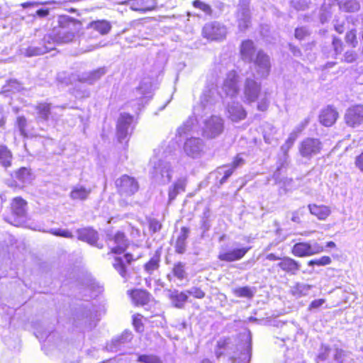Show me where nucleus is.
<instances>
[{
	"instance_id": "obj_13",
	"label": "nucleus",
	"mask_w": 363,
	"mask_h": 363,
	"mask_svg": "<svg viewBox=\"0 0 363 363\" xmlns=\"http://www.w3.org/2000/svg\"><path fill=\"white\" fill-rule=\"evenodd\" d=\"M203 34L205 38L211 40H222L226 36L227 28L222 23L214 21L204 26Z\"/></svg>"
},
{
	"instance_id": "obj_29",
	"label": "nucleus",
	"mask_w": 363,
	"mask_h": 363,
	"mask_svg": "<svg viewBox=\"0 0 363 363\" xmlns=\"http://www.w3.org/2000/svg\"><path fill=\"white\" fill-rule=\"evenodd\" d=\"M308 209L310 213L316 216L319 220H325L330 214V209L326 206L309 204Z\"/></svg>"
},
{
	"instance_id": "obj_42",
	"label": "nucleus",
	"mask_w": 363,
	"mask_h": 363,
	"mask_svg": "<svg viewBox=\"0 0 363 363\" xmlns=\"http://www.w3.org/2000/svg\"><path fill=\"white\" fill-rule=\"evenodd\" d=\"M16 175V178L23 183H28L33 179L30 171L26 167H22L18 169Z\"/></svg>"
},
{
	"instance_id": "obj_30",
	"label": "nucleus",
	"mask_w": 363,
	"mask_h": 363,
	"mask_svg": "<svg viewBox=\"0 0 363 363\" xmlns=\"http://www.w3.org/2000/svg\"><path fill=\"white\" fill-rule=\"evenodd\" d=\"M161 253L160 250H156L151 259L145 264L144 269L149 275L158 270L160 263Z\"/></svg>"
},
{
	"instance_id": "obj_14",
	"label": "nucleus",
	"mask_w": 363,
	"mask_h": 363,
	"mask_svg": "<svg viewBox=\"0 0 363 363\" xmlns=\"http://www.w3.org/2000/svg\"><path fill=\"white\" fill-rule=\"evenodd\" d=\"M254 60V68L256 71L257 77L266 78L271 69V62L269 55L263 51L259 50L256 55Z\"/></svg>"
},
{
	"instance_id": "obj_51",
	"label": "nucleus",
	"mask_w": 363,
	"mask_h": 363,
	"mask_svg": "<svg viewBox=\"0 0 363 363\" xmlns=\"http://www.w3.org/2000/svg\"><path fill=\"white\" fill-rule=\"evenodd\" d=\"M245 162V155L244 153H239L234 158L230 167L234 169L242 167Z\"/></svg>"
},
{
	"instance_id": "obj_50",
	"label": "nucleus",
	"mask_w": 363,
	"mask_h": 363,
	"mask_svg": "<svg viewBox=\"0 0 363 363\" xmlns=\"http://www.w3.org/2000/svg\"><path fill=\"white\" fill-rule=\"evenodd\" d=\"M345 41L353 48H355L357 45L358 42L356 36V30L352 29L346 33Z\"/></svg>"
},
{
	"instance_id": "obj_9",
	"label": "nucleus",
	"mask_w": 363,
	"mask_h": 363,
	"mask_svg": "<svg viewBox=\"0 0 363 363\" xmlns=\"http://www.w3.org/2000/svg\"><path fill=\"white\" fill-rule=\"evenodd\" d=\"M324 247L317 242H300L292 247V253L298 257H309L322 252Z\"/></svg>"
},
{
	"instance_id": "obj_57",
	"label": "nucleus",
	"mask_w": 363,
	"mask_h": 363,
	"mask_svg": "<svg viewBox=\"0 0 363 363\" xmlns=\"http://www.w3.org/2000/svg\"><path fill=\"white\" fill-rule=\"evenodd\" d=\"M291 5L296 10H305L308 8V3L306 0H292Z\"/></svg>"
},
{
	"instance_id": "obj_36",
	"label": "nucleus",
	"mask_w": 363,
	"mask_h": 363,
	"mask_svg": "<svg viewBox=\"0 0 363 363\" xmlns=\"http://www.w3.org/2000/svg\"><path fill=\"white\" fill-rule=\"evenodd\" d=\"M12 155L6 145L0 146V163L4 167H9L11 165Z\"/></svg>"
},
{
	"instance_id": "obj_64",
	"label": "nucleus",
	"mask_w": 363,
	"mask_h": 363,
	"mask_svg": "<svg viewBox=\"0 0 363 363\" xmlns=\"http://www.w3.org/2000/svg\"><path fill=\"white\" fill-rule=\"evenodd\" d=\"M355 165L361 172H363V152L356 157Z\"/></svg>"
},
{
	"instance_id": "obj_58",
	"label": "nucleus",
	"mask_w": 363,
	"mask_h": 363,
	"mask_svg": "<svg viewBox=\"0 0 363 363\" xmlns=\"http://www.w3.org/2000/svg\"><path fill=\"white\" fill-rule=\"evenodd\" d=\"M357 59V54L354 51L350 50L347 51L344 54V61L347 63H352L354 62Z\"/></svg>"
},
{
	"instance_id": "obj_46",
	"label": "nucleus",
	"mask_w": 363,
	"mask_h": 363,
	"mask_svg": "<svg viewBox=\"0 0 363 363\" xmlns=\"http://www.w3.org/2000/svg\"><path fill=\"white\" fill-rule=\"evenodd\" d=\"M47 232L55 236H60L66 238H72L74 237L73 234L67 229L52 228Z\"/></svg>"
},
{
	"instance_id": "obj_37",
	"label": "nucleus",
	"mask_w": 363,
	"mask_h": 363,
	"mask_svg": "<svg viewBox=\"0 0 363 363\" xmlns=\"http://www.w3.org/2000/svg\"><path fill=\"white\" fill-rule=\"evenodd\" d=\"M91 27L99 31L101 35L107 34L111 28V24L106 21H97L92 22L91 23Z\"/></svg>"
},
{
	"instance_id": "obj_33",
	"label": "nucleus",
	"mask_w": 363,
	"mask_h": 363,
	"mask_svg": "<svg viewBox=\"0 0 363 363\" xmlns=\"http://www.w3.org/2000/svg\"><path fill=\"white\" fill-rule=\"evenodd\" d=\"M291 146L290 145V144L289 145L286 142L281 147V150L282 151V152L284 154V160H283V162H281V165L277 168V170L275 171V172L273 174L272 177L274 179L275 184L281 182V181L279 177L280 174H281V170L284 166V162H286V160L288 158V152L291 149Z\"/></svg>"
},
{
	"instance_id": "obj_12",
	"label": "nucleus",
	"mask_w": 363,
	"mask_h": 363,
	"mask_svg": "<svg viewBox=\"0 0 363 363\" xmlns=\"http://www.w3.org/2000/svg\"><path fill=\"white\" fill-rule=\"evenodd\" d=\"M106 242L111 252L114 254L123 253L128 245V240L122 232H117L115 235H108Z\"/></svg>"
},
{
	"instance_id": "obj_16",
	"label": "nucleus",
	"mask_w": 363,
	"mask_h": 363,
	"mask_svg": "<svg viewBox=\"0 0 363 363\" xmlns=\"http://www.w3.org/2000/svg\"><path fill=\"white\" fill-rule=\"evenodd\" d=\"M346 124L356 128L363 123V105H355L347 109L345 114Z\"/></svg>"
},
{
	"instance_id": "obj_20",
	"label": "nucleus",
	"mask_w": 363,
	"mask_h": 363,
	"mask_svg": "<svg viewBox=\"0 0 363 363\" xmlns=\"http://www.w3.org/2000/svg\"><path fill=\"white\" fill-rule=\"evenodd\" d=\"M228 116L233 122H238L245 118L247 113L242 106L238 101H232L227 106Z\"/></svg>"
},
{
	"instance_id": "obj_1",
	"label": "nucleus",
	"mask_w": 363,
	"mask_h": 363,
	"mask_svg": "<svg viewBox=\"0 0 363 363\" xmlns=\"http://www.w3.org/2000/svg\"><path fill=\"white\" fill-rule=\"evenodd\" d=\"M59 23L60 28L45 35L41 42L28 46L25 50V55L27 57L43 55L54 50L57 44L71 42L79 30V23L68 16H61Z\"/></svg>"
},
{
	"instance_id": "obj_56",
	"label": "nucleus",
	"mask_w": 363,
	"mask_h": 363,
	"mask_svg": "<svg viewBox=\"0 0 363 363\" xmlns=\"http://www.w3.org/2000/svg\"><path fill=\"white\" fill-rule=\"evenodd\" d=\"M194 121H197V118H190L189 121H187L183 127H180L178 129L179 133L182 135L183 133H185L191 130V125L194 124Z\"/></svg>"
},
{
	"instance_id": "obj_19",
	"label": "nucleus",
	"mask_w": 363,
	"mask_h": 363,
	"mask_svg": "<svg viewBox=\"0 0 363 363\" xmlns=\"http://www.w3.org/2000/svg\"><path fill=\"white\" fill-rule=\"evenodd\" d=\"M338 116L339 113L336 108L329 105L320 111L319 121L323 125L330 127L335 123Z\"/></svg>"
},
{
	"instance_id": "obj_31",
	"label": "nucleus",
	"mask_w": 363,
	"mask_h": 363,
	"mask_svg": "<svg viewBox=\"0 0 363 363\" xmlns=\"http://www.w3.org/2000/svg\"><path fill=\"white\" fill-rule=\"evenodd\" d=\"M91 193V189H87L81 185L73 187L70 192V198L74 200H85Z\"/></svg>"
},
{
	"instance_id": "obj_59",
	"label": "nucleus",
	"mask_w": 363,
	"mask_h": 363,
	"mask_svg": "<svg viewBox=\"0 0 363 363\" xmlns=\"http://www.w3.org/2000/svg\"><path fill=\"white\" fill-rule=\"evenodd\" d=\"M330 352V348L328 346L322 345L318 354V359L322 361L325 360Z\"/></svg>"
},
{
	"instance_id": "obj_24",
	"label": "nucleus",
	"mask_w": 363,
	"mask_h": 363,
	"mask_svg": "<svg viewBox=\"0 0 363 363\" xmlns=\"http://www.w3.org/2000/svg\"><path fill=\"white\" fill-rule=\"evenodd\" d=\"M169 298L175 308H183L188 300V295L186 291L173 290L169 291Z\"/></svg>"
},
{
	"instance_id": "obj_49",
	"label": "nucleus",
	"mask_w": 363,
	"mask_h": 363,
	"mask_svg": "<svg viewBox=\"0 0 363 363\" xmlns=\"http://www.w3.org/2000/svg\"><path fill=\"white\" fill-rule=\"evenodd\" d=\"M331 263V258L328 256H323L319 259H312L308 262V266H325Z\"/></svg>"
},
{
	"instance_id": "obj_32",
	"label": "nucleus",
	"mask_w": 363,
	"mask_h": 363,
	"mask_svg": "<svg viewBox=\"0 0 363 363\" xmlns=\"http://www.w3.org/2000/svg\"><path fill=\"white\" fill-rule=\"evenodd\" d=\"M37 118L39 121H47L52 114L51 105L46 103H40L36 106Z\"/></svg>"
},
{
	"instance_id": "obj_38",
	"label": "nucleus",
	"mask_w": 363,
	"mask_h": 363,
	"mask_svg": "<svg viewBox=\"0 0 363 363\" xmlns=\"http://www.w3.org/2000/svg\"><path fill=\"white\" fill-rule=\"evenodd\" d=\"M186 264L179 262L174 264L172 268L173 275L179 280H182L187 277V273L185 270Z\"/></svg>"
},
{
	"instance_id": "obj_52",
	"label": "nucleus",
	"mask_w": 363,
	"mask_h": 363,
	"mask_svg": "<svg viewBox=\"0 0 363 363\" xmlns=\"http://www.w3.org/2000/svg\"><path fill=\"white\" fill-rule=\"evenodd\" d=\"M332 45L334 50L335 55L341 54L343 50V43L340 39L334 37L333 39Z\"/></svg>"
},
{
	"instance_id": "obj_11",
	"label": "nucleus",
	"mask_w": 363,
	"mask_h": 363,
	"mask_svg": "<svg viewBox=\"0 0 363 363\" xmlns=\"http://www.w3.org/2000/svg\"><path fill=\"white\" fill-rule=\"evenodd\" d=\"M254 77H247L244 84V101L249 104L257 101L261 94V83L257 82Z\"/></svg>"
},
{
	"instance_id": "obj_7",
	"label": "nucleus",
	"mask_w": 363,
	"mask_h": 363,
	"mask_svg": "<svg viewBox=\"0 0 363 363\" xmlns=\"http://www.w3.org/2000/svg\"><path fill=\"white\" fill-rule=\"evenodd\" d=\"M323 148V144L318 138H307L303 140L298 145L300 155L306 159H311L318 155Z\"/></svg>"
},
{
	"instance_id": "obj_43",
	"label": "nucleus",
	"mask_w": 363,
	"mask_h": 363,
	"mask_svg": "<svg viewBox=\"0 0 363 363\" xmlns=\"http://www.w3.org/2000/svg\"><path fill=\"white\" fill-rule=\"evenodd\" d=\"M335 359L338 363H349L352 358L349 352L337 349L335 354Z\"/></svg>"
},
{
	"instance_id": "obj_10",
	"label": "nucleus",
	"mask_w": 363,
	"mask_h": 363,
	"mask_svg": "<svg viewBox=\"0 0 363 363\" xmlns=\"http://www.w3.org/2000/svg\"><path fill=\"white\" fill-rule=\"evenodd\" d=\"M133 118L131 115L125 113L120 114L116 125V135L119 142L122 143L132 133L133 130Z\"/></svg>"
},
{
	"instance_id": "obj_27",
	"label": "nucleus",
	"mask_w": 363,
	"mask_h": 363,
	"mask_svg": "<svg viewBox=\"0 0 363 363\" xmlns=\"http://www.w3.org/2000/svg\"><path fill=\"white\" fill-rule=\"evenodd\" d=\"M189 229L186 227L181 228L180 234L175 243V252L178 254H184L186 248V239L189 237Z\"/></svg>"
},
{
	"instance_id": "obj_35",
	"label": "nucleus",
	"mask_w": 363,
	"mask_h": 363,
	"mask_svg": "<svg viewBox=\"0 0 363 363\" xmlns=\"http://www.w3.org/2000/svg\"><path fill=\"white\" fill-rule=\"evenodd\" d=\"M151 0H131L130 7L133 11H146L150 10L153 6L150 4Z\"/></svg>"
},
{
	"instance_id": "obj_25",
	"label": "nucleus",
	"mask_w": 363,
	"mask_h": 363,
	"mask_svg": "<svg viewBox=\"0 0 363 363\" xmlns=\"http://www.w3.org/2000/svg\"><path fill=\"white\" fill-rule=\"evenodd\" d=\"M186 185V178L180 177L171 186H169L168 192L169 202L175 199L179 194L185 191Z\"/></svg>"
},
{
	"instance_id": "obj_61",
	"label": "nucleus",
	"mask_w": 363,
	"mask_h": 363,
	"mask_svg": "<svg viewBox=\"0 0 363 363\" xmlns=\"http://www.w3.org/2000/svg\"><path fill=\"white\" fill-rule=\"evenodd\" d=\"M150 89L149 85L146 84H141L138 88L136 89V92L138 93L140 96V98L145 97V95L148 93V89Z\"/></svg>"
},
{
	"instance_id": "obj_28",
	"label": "nucleus",
	"mask_w": 363,
	"mask_h": 363,
	"mask_svg": "<svg viewBox=\"0 0 363 363\" xmlns=\"http://www.w3.org/2000/svg\"><path fill=\"white\" fill-rule=\"evenodd\" d=\"M106 73V68L101 67L92 72L83 74L82 77L80 78V80L92 84L95 83L96 81H98Z\"/></svg>"
},
{
	"instance_id": "obj_3",
	"label": "nucleus",
	"mask_w": 363,
	"mask_h": 363,
	"mask_svg": "<svg viewBox=\"0 0 363 363\" xmlns=\"http://www.w3.org/2000/svg\"><path fill=\"white\" fill-rule=\"evenodd\" d=\"M152 169L150 174L158 183L164 184L172 179V169L168 162L154 159L151 160Z\"/></svg>"
},
{
	"instance_id": "obj_40",
	"label": "nucleus",
	"mask_w": 363,
	"mask_h": 363,
	"mask_svg": "<svg viewBox=\"0 0 363 363\" xmlns=\"http://www.w3.org/2000/svg\"><path fill=\"white\" fill-rule=\"evenodd\" d=\"M312 286L304 283H297L293 288V293L296 296H306L311 289Z\"/></svg>"
},
{
	"instance_id": "obj_55",
	"label": "nucleus",
	"mask_w": 363,
	"mask_h": 363,
	"mask_svg": "<svg viewBox=\"0 0 363 363\" xmlns=\"http://www.w3.org/2000/svg\"><path fill=\"white\" fill-rule=\"evenodd\" d=\"M309 35L310 32L306 27H300L295 30V37L298 40H303Z\"/></svg>"
},
{
	"instance_id": "obj_6",
	"label": "nucleus",
	"mask_w": 363,
	"mask_h": 363,
	"mask_svg": "<svg viewBox=\"0 0 363 363\" xmlns=\"http://www.w3.org/2000/svg\"><path fill=\"white\" fill-rule=\"evenodd\" d=\"M206 145L200 138L191 137L186 140L184 143V152L188 157L197 159L201 157L205 153Z\"/></svg>"
},
{
	"instance_id": "obj_22",
	"label": "nucleus",
	"mask_w": 363,
	"mask_h": 363,
	"mask_svg": "<svg viewBox=\"0 0 363 363\" xmlns=\"http://www.w3.org/2000/svg\"><path fill=\"white\" fill-rule=\"evenodd\" d=\"M78 240L86 242L91 245L101 248V246L96 245L99 239L98 233L91 228H84L77 230Z\"/></svg>"
},
{
	"instance_id": "obj_5",
	"label": "nucleus",
	"mask_w": 363,
	"mask_h": 363,
	"mask_svg": "<svg viewBox=\"0 0 363 363\" xmlns=\"http://www.w3.org/2000/svg\"><path fill=\"white\" fill-rule=\"evenodd\" d=\"M115 184L118 194L123 197L131 196L139 189L138 181L134 177L127 174H123L118 178Z\"/></svg>"
},
{
	"instance_id": "obj_8",
	"label": "nucleus",
	"mask_w": 363,
	"mask_h": 363,
	"mask_svg": "<svg viewBox=\"0 0 363 363\" xmlns=\"http://www.w3.org/2000/svg\"><path fill=\"white\" fill-rule=\"evenodd\" d=\"M27 202L21 197H16L11 203L13 220L9 221L15 226L22 225L27 218Z\"/></svg>"
},
{
	"instance_id": "obj_60",
	"label": "nucleus",
	"mask_w": 363,
	"mask_h": 363,
	"mask_svg": "<svg viewBox=\"0 0 363 363\" xmlns=\"http://www.w3.org/2000/svg\"><path fill=\"white\" fill-rule=\"evenodd\" d=\"M17 124L19 130L22 135L25 133V128L26 126V119L23 116H19L17 118Z\"/></svg>"
},
{
	"instance_id": "obj_39",
	"label": "nucleus",
	"mask_w": 363,
	"mask_h": 363,
	"mask_svg": "<svg viewBox=\"0 0 363 363\" xmlns=\"http://www.w3.org/2000/svg\"><path fill=\"white\" fill-rule=\"evenodd\" d=\"M149 293L145 290H134L132 291L133 298L140 304H145L149 301Z\"/></svg>"
},
{
	"instance_id": "obj_63",
	"label": "nucleus",
	"mask_w": 363,
	"mask_h": 363,
	"mask_svg": "<svg viewBox=\"0 0 363 363\" xmlns=\"http://www.w3.org/2000/svg\"><path fill=\"white\" fill-rule=\"evenodd\" d=\"M297 137L298 133L294 130L292 133L289 134L287 140H286V143L289 145L290 144V145L292 147Z\"/></svg>"
},
{
	"instance_id": "obj_45",
	"label": "nucleus",
	"mask_w": 363,
	"mask_h": 363,
	"mask_svg": "<svg viewBox=\"0 0 363 363\" xmlns=\"http://www.w3.org/2000/svg\"><path fill=\"white\" fill-rule=\"evenodd\" d=\"M138 361L141 363H162L160 358L154 354L139 355Z\"/></svg>"
},
{
	"instance_id": "obj_53",
	"label": "nucleus",
	"mask_w": 363,
	"mask_h": 363,
	"mask_svg": "<svg viewBox=\"0 0 363 363\" xmlns=\"http://www.w3.org/2000/svg\"><path fill=\"white\" fill-rule=\"evenodd\" d=\"M187 295L193 296L196 298H203L205 296V292L201 290L200 288L194 286L186 291Z\"/></svg>"
},
{
	"instance_id": "obj_17",
	"label": "nucleus",
	"mask_w": 363,
	"mask_h": 363,
	"mask_svg": "<svg viewBox=\"0 0 363 363\" xmlns=\"http://www.w3.org/2000/svg\"><path fill=\"white\" fill-rule=\"evenodd\" d=\"M248 0H240L237 13L238 28L241 31L245 30L250 25V13L248 6Z\"/></svg>"
},
{
	"instance_id": "obj_48",
	"label": "nucleus",
	"mask_w": 363,
	"mask_h": 363,
	"mask_svg": "<svg viewBox=\"0 0 363 363\" xmlns=\"http://www.w3.org/2000/svg\"><path fill=\"white\" fill-rule=\"evenodd\" d=\"M234 170L235 169L230 166H225V167H219L218 173L224 174L223 177L220 179V184H223L225 182H226V181L231 176V174H233Z\"/></svg>"
},
{
	"instance_id": "obj_62",
	"label": "nucleus",
	"mask_w": 363,
	"mask_h": 363,
	"mask_svg": "<svg viewBox=\"0 0 363 363\" xmlns=\"http://www.w3.org/2000/svg\"><path fill=\"white\" fill-rule=\"evenodd\" d=\"M149 226L150 230L153 233H156L161 229L162 225L158 220L152 219L150 221Z\"/></svg>"
},
{
	"instance_id": "obj_54",
	"label": "nucleus",
	"mask_w": 363,
	"mask_h": 363,
	"mask_svg": "<svg viewBox=\"0 0 363 363\" xmlns=\"http://www.w3.org/2000/svg\"><path fill=\"white\" fill-rule=\"evenodd\" d=\"M193 5L195 8L199 9L207 14L211 13V8L208 4H205L199 0H195L193 2Z\"/></svg>"
},
{
	"instance_id": "obj_26",
	"label": "nucleus",
	"mask_w": 363,
	"mask_h": 363,
	"mask_svg": "<svg viewBox=\"0 0 363 363\" xmlns=\"http://www.w3.org/2000/svg\"><path fill=\"white\" fill-rule=\"evenodd\" d=\"M240 53L242 58L245 61H253L255 53V48L253 42L250 40L243 41L240 48Z\"/></svg>"
},
{
	"instance_id": "obj_41",
	"label": "nucleus",
	"mask_w": 363,
	"mask_h": 363,
	"mask_svg": "<svg viewBox=\"0 0 363 363\" xmlns=\"http://www.w3.org/2000/svg\"><path fill=\"white\" fill-rule=\"evenodd\" d=\"M113 266L114 269L118 271V272L120 274V275L125 278L127 275V271H126V266L125 263L123 258L121 257H116L114 259V262L113 263Z\"/></svg>"
},
{
	"instance_id": "obj_47",
	"label": "nucleus",
	"mask_w": 363,
	"mask_h": 363,
	"mask_svg": "<svg viewBox=\"0 0 363 363\" xmlns=\"http://www.w3.org/2000/svg\"><path fill=\"white\" fill-rule=\"evenodd\" d=\"M21 89V85L16 80H10L8 82L7 84L4 86L3 91L4 92H15L19 91Z\"/></svg>"
},
{
	"instance_id": "obj_44",
	"label": "nucleus",
	"mask_w": 363,
	"mask_h": 363,
	"mask_svg": "<svg viewBox=\"0 0 363 363\" xmlns=\"http://www.w3.org/2000/svg\"><path fill=\"white\" fill-rule=\"evenodd\" d=\"M233 293L237 297L252 298L254 296V292L249 286L235 289Z\"/></svg>"
},
{
	"instance_id": "obj_2",
	"label": "nucleus",
	"mask_w": 363,
	"mask_h": 363,
	"mask_svg": "<svg viewBox=\"0 0 363 363\" xmlns=\"http://www.w3.org/2000/svg\"><path fill=\"white\" fill-rule=\"evenodd\" d=\"M218 98V93L216 86L213 84L206 86L202 92L199 104L194 108L195 117H202L210 112Z\"/></svg>"
},
{
	"instance_id": "obj_21",
	"label": "nucleus",
	"mask_w": 363,
	"mask_h": 363,
	"mask_svg": "<svg viewBox=\"0 0 363 363\" xmlns=\"http://www.w3.org/2000/svg\"><path fill=\"white\" fill-rule=\"evenodd\" d=\"M133 338L131 332L125 331L120 336L112 340L107 345V349L113 352H121L125 345L130 342Z\"/></svg>"
},
{
	"instance_id": "obj_4",
	"label": "nucleus",
	"mask_w": 363,
	"mask_h": 363,
	"mask_svg": "<svg viewBox=\"0 0 363 363\" xmlns=\"http://www.w3.org/2000/svg\"><path fill=\"white\" fill-rule=\"evenodd\" d=\"M224 130V121L218 116H211L203 121L202 135L208 139L218 137Z\"/></svg>"
},
{
	"instance_id": "obj_18",
	"label": "nucleus",
	"mask_w": 363,
	"mask_h": 363,
	"mask_svg": "<svg viewBox=\"0 0 363 363\" xmlns=\"http://www.w3.org/2000/svg\"><path fill=\"white\" fill-rule=\"evenodd\" d=\"M238 83V76L236 72L234 70L230 71L224 80L222 89L227 96H235L239 91Z\"/></svg>"
},
{
	"instance_id": "obj_23",
	"label": "nucleus",
	"mask_w": 363,
	"mask_h": 363,
	"mask_svg": "<svg viewBox=\"0 0 363 363\" xmlns=\"http://www.w3.org/2000/svg\"><path fill=\"white\" fill-rule=\"evenodd\" d=\"M277 266L285 272L292 275L296 274L301 269V264L289 257L281 258Z\"/></svg>"
},
{
	"instance_id": "obj_15",
	"label": "nucleus",
	"mask_w": 363,
	"mask_h": 363,
	"mask_svg": "<svg viewBox=\"0 0 363 363\" xmlns=\"http://www.w3.org/2000/svg\"><path fill=\"white\" fill-rule=\"evenodd\" d=\"M234 247L228 251L220 252L218 258L220 261L232 262L241 259L250 250V247H240V243L234 242Z\"/></svg>"
},
{
	"instance_id": "obj_34",
	"label": "nucleus",
	"mask_w": 363,
	"mask_h": 363,
	"mask_svg": "<svg viewBox=\"0 0 363 363\" xmlns=\"http://www.w3.org/2000/svg\"><path fill=\"white\" fill-rule=\"evenodd\" d=\"M338 4L340 9L345 12H357L360 9V4L357 0L340 1Z\"/></svg>"
}]
</instances>
